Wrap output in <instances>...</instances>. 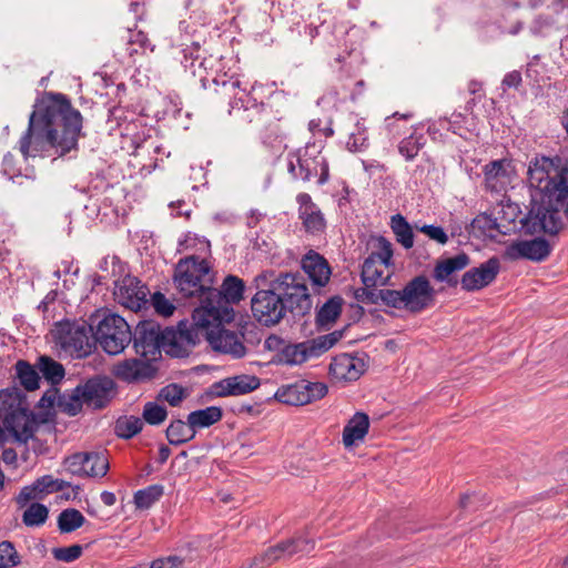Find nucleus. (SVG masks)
<instances>
[{
  "label": "nucleus",
  "instance_id": "obj_1",
  "mask_svg": "<svg viewBox=\"0 0 568 568\" xmlns=\"http://www.w3.org/2000/svg\"><path fill=\"white\" fill-rule=\"evenodd\" d=\"M82 121L80 111L65 94L47 92L36 102L18 150L24 160L41 156L50 149L63 156L77 149Z\"/></svg>",
  "mask_w": 568,
  "mask_h": 568
},
{
  "label": "nucleus",
  "instance_id": "obj_2",
  "mask_svg": "<svg viewBox=\"0 0 568 568\" xmlns=\"http://www.w3.org/2000/svg\"><path fill=\"white\" fill-rule=\"evenodd\" d=\"M528 183L534 190L531 205L520 219L528 234H558L562 227L560 211L568 217V162L556 156H541L530 162Z\"/></svg>",
  "mask_w": 568,
  "mask_h": 568
},
{
  "label": "nucleus",
  "instance_id": "obj_3",
  "mask_svg": "<svg viewBox=\"0 0 568 568\" xmlns=\"http://www.w3.org/2000/svg\"><path fill=\"white\" fill-rule=\"evenodd\" d=\"M131 341L135 352L148 359H155L161 349L172 357H185L199 343V332L187 321L162 329L158 322L145 320L135 326Z\"/></svg>",
  "mask_w": 568,
  "mask_h": 568
},
{
  "label": "nucleus",
  "instance_id": "obj_4",
  "mask_svg": "<svg viewBox=\"0 0 568 568\" xmlns=\"http://www.w3.org/2000/svg\"><path fill=\"white\" fill-rule=\"evenodd\" d=\"M191 324L199 332V339L201 336L204 337L214 351L229 354L234 358H241L246 354V347L237 333L222 325L219 306L209 304L206 308H195Z\"/></svg>",
  "mask_w": 568,
  "mask_h": 568
},
{
  "label": "nucleus",
  "instance_id": "obj_5",
  "mask_svg": "<svg viewBox=\"0 0 568 568\" xmlns=\"http://www.w3.org/2000/svg\"><path fill=\"white\" fill-rule=\"evenodd\" d=\"M339 336V333L333 332L301 343H291L281 336L271 335L265 339V347L274 353L272 363L296 366L326 353L338 342Z\"/></svg>",
  "mask_w": 568,
  "mask_h": 568
},
{
  "label": "nucleus",
  "instance_id": "obj_6",
  "mask_svg": "<svg viewBox=\"0 0 568 568\" xmlns=\"http://www.w3.org/2000/svg\"><path fill=\"white\" fill-rule=\"evenodd\" d=\"M321 143H307L305 146L288 152L286 156L287 172L294 180L310 182L316 179L318 185L329 179V168L322 153Z\"/></svg>",
  "mask_w": 568,
  "mask_h": 568
},
{
  "label": "nucleus",
  "instance_id": "obj_7",
  "mask_svg": "<svg viewBox=\"0 0 568 568\" xmlns=\"http://www.w3.org/2000/svg\"><path fill=\"white\" fill-rule=\"evenodd\" d=\"M189 59L185 57L184 67L190 69L194 77L200 79L202 88L209 91L210 95H215L216 99L231 98L232 93L239 89L242 81L239 77H227L226 73H221V59L214 55L204 57L199 59Z\"/></svg>",
  "mask_w": 568,
  "mask_h": 568
},
{
  "label": "nucleus",
  "instance_id": "obj_8",
  "mask_svg": "<svg viewBox=\"0 0 568 568\" xmlns=\"http://www.w3.org/2000/svg\"><path fill=\"white\" fill-rule=\"evenodd\" d=\"M0 420L19 443L26 444L38 427L24 398L16 392H0Z\"/></svg>",
  "mask_w": 568,
  "mask_h": 568
},
{
  "label": "nucleus",
  "instance_id": "obj_9",
  "mask_svg": "<svg viewBox=\"0 0 568 568\" xmlns=\"http://www.w3.org/2000/svg\"><path fill=\"white\" fill-rule=\"evenodd\" d=\"M384 295L388 307L419 314L435 304L436 291L425 275H417L402 290H390Z\"/></svg>",
  "mask_w": 568,
  "mask_h": 568
},
{
  "label": "nucleus",
  "instance_id": "obj_10",
  "mask_svg": "<svg viewBox=\"0 0 568 568\" xmlns=\"http://www.w3.org/2000/svg\"><path fill=\"white\" fill-rule=\"evenodd\" d=\"M262 84H252L250 90L242 84L232 93L231 98L219 99V101H229V114L241 125H252L257 129L263 120H266L268 108L263 101L260 91Z\"/></svg>",
  "mask_w": 568,
  "mask_h": 568
},
{
  "label": "nucleus",
  "instance_id": "obj_11",
  "mask_svg": "<svg viewBox=\"0 0 568 568\" xmlns=\"http://www.w3.org/2000/svg\"><path fill=\"white\" fill-rule=\"evenodd\" d=\"M273 275V272H263L254 278L258 290L251 300L253 317L266 327L278 324L286 316L282 300L274 290Z\"/></svg>",
  "mask_w": 568,
  "mask_h": 568
},
{
  "label": "nucleus",
  "instance_id": "obj_12",
  "mask_svg": "<svg viewBox=\"0 0 568 568\" xmlns=\"http://www.w3.org/2000/svg\"><path fill=\"white\" fill-rule=\"evenodd\" d=\"M90 321L95 327V341L110 355L122 353L132 339L131 328L120 315L99 311Z\"/></svg>",
  "mask_w": 568,
  "mask_h": 568
},
{
  "label": "nucleus",
  "instance_id": "obj_13",
  "mask_svg": "<svg viewBox=\"0 0 568 568\" xmlns=\"http://www.w3.org/2000/svg\"><path fill=\"white\" fill-rule=\"evenodd\" d=\"M173 280L175 287L184 297L205 298L211 290L210 266L204 258L199 260L194 255L176 264Z\"/></svg>",
  "mask_w": 568,
  "mask_h": 568
},
{
  "label": "nucleus",
  "instance_id": "obj_14",
  "mask_svg": "<svg viewBox=\"0 0 568 568\" xmlns=\"http://www.w3.org/2000/svg\"><path fill=\"white\" fill-rule=\"evenodd\" d=\"M285 313L303 317L312 310V298L305 278L300 273H280L272 278Z\"/></svg>",
  "mask_w": 568,
  "mask_h": 568
},
{
  "label": "nucleus",
  "instance_id": "obj_15",
  "mask_svg": "<svg viewBox=\"0 0 568 568\" xmlns=\"http://www.w3.org/2000/svg\"><path fill=\"white\" fill-rule=\"evenodd\" d=\"M94 324L91 321H62L55 325V339L65 351L77 353L79 357L89 355L95 346Z\"/></svg>",
  "mask_w": 568,
  "mask_h": 568
},
{
  "label": "nucleus",
  "instance_id": "obj_16",
  "mask_svg": "<svg viewBox=\"0 0 568 568\" xmlns=\"http://www.w3.org/2000/svg\"><path fill=\"white\" fill-rule=\"evenodd\" d=\"M393 245L384 236L375 241V250L365 258L361 278L365 286L375 287L385 285L389 280V274L385 271L392 265Z\"/></svg>",
  "mask_w": 568,
  "mask_h": 568
},
{
  "label": "nucleus",
  "instance_id": "obj_17",
  "mask_svg": "<svg viewBox=\"0 0 568 568\" xmlns=\"http://www.w3.org/2000/svg\"><path fill=\"white\" fill-rule=\"evenodd\" d=\"M68 473L78 477H103L109 470V462L103 453L79 452L63 460Z\"/></svg>",
  "mask_w": 568,
  "mask_h": 568
},
{
  "label": "nucleus",
  "instance_id": "obj_18",
  "mask_svg": "<svg viewBox=\"0 0 568 568\" xmlns=\"http://www.w3.org/2000/svg\"><path fill=\"white\" fill-rule=\"evenodd\" d=\"M113 294L119 304L138 312L148 305L150 291L138 277L126 275L115 282Z\"/></svg>",
  "mask_w": 568,
  "mask_h": 568
},
{
  "label": "nucleus",
  "instance_id": "obj_19",
  "mask_svg": "<svg viewBox=\"0 0 568 568\" xmlns=\"http://www.w3.org/2000/svg\"><path fill=\"white\" fill-rule=\"evenodd\" d=\"M314 549V541L304 537H296L268 547L260 557L255 558V565L268 566L277 560L291 558L297 554H308Z\"/></svg>",
  "mask_w": 568,
  "mask_h": 568
},
{
  "label": "nucleus",
  "instance_id": "obj_20",
  "mask_svg": "<svg viewBox=\"0 0 568 568\" xmlns=\"http://www.w3.org/2000/svg\"><path fill=\"white\" fill-rule=\"evenodd\" d=\"M244 282L235 275H229L224 278L221 290L212 288L205 298H202V305L199 308H206L209 304H213L220 307V314L222 311H226L224 303L235 304L243 298L244 294Z\"/></svg>",
  "mask_w": 568,
  "mask_h": 568
},
{
  "label": "nucleus",
  "instance_id": "obj_21",
  "mask_svg": "<svg viewBox=\"0 0 568 568\" xmlns=\"http://www.w3.org/2000/svg\"><path fill=\"white\" fill-rule=\"evenodd\" d=\"M79 386L85 405L93 409H101L111 402L115 384L106 376H99L90 378Z\"/></svg>",
  "mask_w": 568,
  "mask_h": 568
},
{
  "label": "nucleus",
  "instance_id": "obj_22",
  "mask_svg": "<svg viewBox=\"0 0 568 568\" xmlns=\"http://www.w3.org/2000/svg\"><path fill=\"white\" fill-rule=\"evenodd\" d=\"M500 263L497 257H491L478 267H473L464 273L460 285L467 292L479 291L493 283L499 273Z\"/></svg>",
  "mask_w": 568,
  "mask_h": 568
},
{
  "label": "nucleus",
  "instance_id": "obj_23",
  "mask_svg": "<svg viewBox=\"0 0 568 568\" xmlns=\"http://www.w3.org/2000/svg\"><path fill=\"white\" fill-rule=\"evenodd\" d=\"M260 386V379L254 375H235L215 382L210 393L217 397L239 396L253 392Z\"/></svg>",
  "mask_w": 568,
  "mask_h": 568
},
{
  "label": "nucleus",
  "instance_id": "obj_24",
  "mask_svg": "<svg viewBox=\"0 0 568 568\" xmlns=\"http://www.w3.org/2000/svg\"><path fill=\"white\" fill-rule=\"evenodd\" d=\"M298 203V219L307 233L321 234L326 229V220L320 207L312 201L308 193H300L296 196Z\"/></svg>",
  "mask_w": 568,
  "mask_h": 568
},
{
  "label": "nucleus",
  "instance_id": "obj_25",
  "mask_svg": "<svg viewBox=\"0 0 568 568\" xmlns=\"http://www.w3.org/2000/svg\"><path fill=\"white\" fill-rule=\"evenodd\" d=\"M301 266L314 286L324 287L328 283L332 274L331 266L320 253L308 251L303 256Z\"/></svg>",
  "mask_w": 568,
  "mask_h": 568
},
{
  "label": "nucleus",
  "instance_id": "obj_26",
  "mask_svg": "<svg viewBox=\"0 0 568 568\" xmlns=\"http://www.w3.org/2000/svg\"><path fill=\"white\" fill-rule=\"evenodd\" d=\"M154 373L155 371L149 362L138 358L125 359L114 368V375L128 383L150 379L154 376Z\"/></svg>",
  "mask_w": 568,
  "mask_h": 568
},
{
  "label": "nucleus",
  "instance_id": "obj_27",
  "mask_svg": "<svg viewBox=\"0 0 568 568\" xmlns=\"http://www.w3.org/2000/svg\"><path fill=\"white\" fill-rule=\"evenodd\" d=\"M363 373V361L348 354L334 357L329 364V374L337 379L356 381Z\"/></svg>",
  "mask_w": 568,
  "mask_h": 568
},
{
  "label": "nucleus",
  "instance_id": "obj_28",
  "mask_svg": "<svg viewBox=\"0 0 568 568\" xmlns=\"http://www.w3.org/2000/svg\"><path fill=\"white\" fill-rule=\"evenodd\" d=\"M470 263V258L466 253L457 254L438 261L433 271V277L438 282H446L450 286H455L457 281L450 277L455 272L464 270Z\"/></svg>",
  "mask_w": 568,
  "mask_h": 568
},
{
  "label": "nucleus",
  "instance_id": "obj_29",
  "mask_svg": "<svg viewBox=\"0 0 568 568\" xmlns=\"http://www.w3.org/2000/svg\"><path fill=\"white\" fill-rule=\"evenodd\" d=\"M369 429L368 415L357 412L347 422L343 429V444L345 447H353L363 442Z\"/></svg>",
  "mask_w": 568,
  "mask_h": 568
},
{
  "label": "nucleus",
  "instance_id": "obj_30",
  "mask_svg": "<svg viewBox=\"0 0 568 568\" xmlns=\"http://www.w3.org/2000/svg\"><path fill=\"white\" fill-rule=\"evenodd\" d=\"M257 131L263 143L271 146L282 144L286 138V131L281 124V119H276L271 109L267 112L266 120H263L262 124L257 126Z\"/></svg>",
  "mask_w": 568,
  "mask_h": 568
},
{
  "label": "nucleus",
  "instance_id": "obj_31",
  "mask_svg": "<svg viewBox=\"0 0 568 568\" xmlns=\"http://www.w3.org/2000/svg\"><path fill=\"white\" fill-rule=\"evenodd\" d=\"M514 250L520 257L536 262L547 258L551 251L548 241L542 237L520 241L514 245Z\"/></svg>",
  "mask_w": 568,
  "mask_h": 568
},
{
  "label": "nucleus",
  "instance_id": "obj_32",
  "mask_svg": "<svg viewBox=\"0 0 568 568\" xmlns=\"http://www.w3.org/2000/svg\"><path fill=\"white\" fill-rule=\"evenodd\" d=\"M223 412L221 407L209 406L203 409L193 410L187 415L189 424L196 432L201 428L210 427L222 419Z\"/></svg>",
  "mask_w": 568,
  "mask_h": 568
},
{
  "label": "nucleus",
  "instance_id": "obj_33",
  "mask_svg": "<svg viewBox=\"0 0 568 568\" xmlns=\"http://www.w3.org/2000/svg\"><path fill=\"white\" fill-rule=\"evenodd\" d=\"M126 33L125 51L128 57L133 61L135 60V55L144 54L148 51L153 52L154 45L143 31L129 28Z\"/></svg>",
  "mask_w": 568,
  "mask_h": 568
},
{
  "label": "nucleus",
  "instance_id": "obj_34",
  "mask_svg": "<svg viewBox=\"0 0 568 568\" xmlns=\"http://www.w3.org/2000/svg\"><path fill=\"white\" fill-rule=\"evenodd\" d=\"M390 229L396 241L406 250L414 245V232L406 217L402 214H395L390 217Z\"/></svg>",
  "mask_w": 568,
  "mask_h": 568
},
{
  "label": "nucleus",
  "instance_id": "obj_35",
  "mask_svg": "<svg viewBox=\"0 0 568 568\" xmlns=\"http://www.w3.org/2000/svg\"><path fill=\"white\" fill-rule=\"evenodd\" d=\"M166 438L171 445L179 446L192 440L196 433L189 422L173 420L166 428Z\"/></svg>",
  "mask_w": 568,
  "mask_h": 568
},
{
  "label": "nucleus",
  "instance_id": "obj_36",
  "mask_svg": "<svg viewBox=\"0 0 568 568\" xmlns=\"http://www.w3.org/2000/svg\"><path fill=\"white\" fill-rule=\"evenodd\" d=\"M302 383H295L286 386H282L275 393V398L284 404L292 406L306 405V398Z\"/></svg>",
  "mask_w": 568,
  "mask_h": 568
},
{
  "label": "nucleus",
  "instance_id": "obj_37",
  "mask_svg": "<svg viewBox=\"0 0 568 568\" xmlns=\"http://www.w3.org/2000/svg\"><path fill=\"white\" fill-rule=\"evenodd\" d=\"M85 517L75 508H67L58 516V528L62 534H69L82 527Z\"/></svg>",
  "mask_w": 568,
  "mask_h": 568
},
{
  "label": "nucleus",
  "instance_id": "obj_38",
  "mask_svg": "<svg viewBox=\"0 0 568 568\" xmlns=\"http://www.w3.org/2000/svg\"><path fill=\"white\" fill-rule=\"evenodd\" d=\"M426 144V138L422 133H412L409 136L404 138L398 144V152L407 161L414 160L419 151Z\"/></svg>",
  "mask_w": 568,
  "mask_h": 568
},
{
  "label": "nucleus",
  "instance_id": "obj_39",
  "mask_svg": "<svg viewBox=\"0 0 568 568\" xmlns=\"http://www.w3.org/2000/svg\"><path fill=\"white\" fill-rule=\"evenodd\" d=\"M143 428V420L136 416H121L114 425L115 434L124 439H130Z\"/></svg>",
  "mask_w": 568,
  "mask_h": 568
},
{
  "label": "nucleus",
  "instance_id": "obj_40",
  "mask_svg": "<svg viewBox=\"0 0 568 568\" xmlns=\"http://www.w3.org/2000/svg\"><path fill=\"white\" fill-rule=\"evenodd\" d=\"M342 312V298L338 296L331 297L324 303L316 314V323L318 325H327L337 320Z\"/></svg>",
  "mask_w": 568,
  "mask_h": 568
},
{
  "label": "nucleus",
  "instance_id": "obj_41",
  "mask_svg": "<svg viewBox=\"0 0 568 568\" xmlns=\"http://www.w3.org/2000/svg\"><path fill=\"white\" fill-rule=\"evenodd\" d=\"M17 376L20 384L27 390H34L39 388L40 377L38 372L26 361H18L16 364Z\"/></svg>",
  "mask_w": 568,
  "mask_h": 568
},
{
  "label": "nucleus",
  "instance_id": "obj_42",
  "mask_svg": "<svg viewBox=\"0 0 568 568\" xmlns=\"http://www.w3.org/2000/svg\"><path fill=\"white\" fill-rule=\"evenodd\" d=\"M164 493L162 485H151L134 494V505L139 509H148L158 501Z\"/></svg>",
  "mask_w": 568,
  "mask_h": 568
},
{
  "label": "nucleus",
  "instance_id": "obj_43",
  "mask_svg": "<svg viewBox=\"0 0 568 568\" xmlns=\"http://www.w3.org/2000/svg\"><path fill=\"white\" fill-rule=\"evenodd\" d=\"M84 404V397L81 396V388L79 385L70 394L62 395L59 400V407L61 410L70 416L79 414Z\"/></svg>",
  "mask_w": 568,
  "mask_h": 568
},
{
  "label": "nucleus",
  "instance_id": "obj_44",
  "mask_svg": "<svg viewBox=\"0 0 568 568\" xmlns=\"http://www.w3.org/2000/svg\"><path fill=\"white\" fill-rule=\"evenodd\" d=\"M48 514L49 510L45 505L33 503L24 510L22 521L28 527H39L45 523Z\"/></svg>",
  "mask_w": 568,
  "mask_h": 568
},
{
  "label": "nucleus",
  "instance_id": "obj_45",
  "mask_svg": "<svg viewBox=\"0 0 568 568\" xmlns=\"http://www.w3.org/2000/svg\"><path fill=\"white\" fill-rule=\"evenodd\" d=\"M39 369L43 377L52 384L59 383L64 377V368L62 364L47 356H42L40 358Z\"/></svg>",
  "mask_w": 568,
  "mask_h": 568
},
{
  "label": "nucleus",
  "instance_id": "obj_46",
  "mask_svg": "<svg viewBox=\"0 0 568 568\" xmlns=\"http://www.w3.org/2000/svg\"><path fill=\"white\" fill-rule=\"evenodd\" d=\"M142 417L149 425H160L168 417V410L164 406L158 402H146L143 406Z\"/></svg>",
  "mask_w": 568,
  "mask_h": 568
},
{
  "label": "nucleus",
  "instance_id": "obj_47",
  "mask_svg": "<svg viewBox=\"0 0 568 568\" xmlns=\"http://www.w3.org/2000/svg\"><path fill=\"white\" fill-rule=\"evenodd\" d=\"M186 397V390L179 384H169L161 388L156 396L158 402H168L171 406H179Z\"/></svg>",
  "mask_w": 568,
  "mask_h": 568
},
{
  "label": "nucleus",
  "instance_id": "obj_48",
  "mask_svg": "<svg viewBox=\"0 0 568 568\" xmlns=\"http://www.w3.org/2000/svg\"><path fill=\"white\" fill-rule=\"evenodd\" d=\"M385 293H390L389 288L384 290H372V287H359L355 291L354 297L364 304H383L387 306V302L385 298Z\"/></svg>",
  "mask_w": 568,
  "mask_h": 568
},
{
  "label": "nucleus",
  "instance_id": "obj_49",
  "mask_svg": "<svg viewBox=\"0 0 568 568\" xmlns=\"http://www.w3.org/2000/svg\"><path fill=\"white\" fill-rule=\"evenodd\" d=\"M368 146V139L366 133V128L356 123L355 130L349 133L348 140L346 142V148L352 152H361Z\"/></svg>",
  "mask_w": 568,
  "mask_h": 568
},
{
  "label": "nucleus",
  "instance_id": "obj_50",
  "mask_svg": "<svg viewBox=\"0 0 568 568\" xmlns=\"http://www.w3.org/2000/svg\"><path fill=\"white\" fill-rule=\"evenodd\" d=\"M21 562L20 556L11 541L0 542V568H12Z\"/></svg>",
  "mask_w": 568,
  "mask_h": 568
},
{
  "label": "nucleus",
  "instance_id": "obj_51",
  "mask_svg": "<svg viewBox=\"0 0 568 568\" xmlns=\"http://www.w3.org/2000/svg\"><path fill=\"white\" fill-rule=\"evenodd\" d=\"M68 487H70V483L55 479L51 475H44L36 480V488H39V493L42 494L61 491Z\"/></svg>",
  "mask_w": 568,
  "mask_h": 568
},
{
  "label": "nucleus",
  "instance_id": "obj_52",
  "mask_svg": "<svg viewBox=\"0 0 568 568\" xmlns=\"http://www.w3.org/2000/svg\"><path fill=\"white\" fill-rule=\"evenodd\" d=\"M474 225L479 227H487L488 230H496L501 234H507L516 229L515 220H509L508 224H504L503 221L498 222L497 219L491 220L488 216H478L473 221Z\"/></svg>",
  "mask_w": 568,
  "mask_h": 568
},
{
  "label": "nucleus",
  "instance_id": "obj_53",
  "mask_svg": "<svg viewBox=\"0 0 568 568\" xmlns=\"http://www.w3.org/2000/svg\"><path fill=\"white\" fill-rule=\"evenodd\" d=\"M507 161L506 160H495L489 162L484 168L485 181L487 184H490L499 179L507 176Z\"/></svg>",
  "mask_w": 568,
  "mask_h": 568
},
{
  "label": "nucleus",
  "instance_id": "obj_54",
  "mask_svg": "<svg viewBox=\"0 0 568 568\" xmlns=\"http://www.w3.org/2000/svg\"><path fill=\"white\" fill-rule=\"evenodd\" d=\"M83 551L82 546L71 545L69 547H57L52 549L54 559L63 562H72L81 557Z\"/></svg>",
  "mask_w": 568,
  "mask_h": 568
},
{
  "label": "nucleus",
  "instance_id": "obj_55",
  "mask_svg": "<svg viewBox=\"0 0 568 568\" xmlns=\"http://www.w3.org/2000/svg\"><path fill=\"white\" fill-rule=\"evenodd\" d=\"M302 387H304L306 404H310L314 400L323 398L327 394V386L321 382H301Z\"/></svg>",
  "mask_w": 568,
  "mask_h": 568
},
{
  "label": "nucleus",
  "instance_id": "obj_56",
  "mask_svg": "<svg viewBox=\"0 0 568 568\" xmlns=\"http://www.w3.org/2000/svg\"><path fill=\"white\" fill-rule=\"evenodd\" d=\"M151 301H152V305H153L155 312L159 315L169 317L175 311V306L161 292H155L152 295Z\"/></svg>",
  "mask_w": 568,
  "mask_h": 568
},
{
  "label": "nucleus",
  "instance_id": "obj_57",
  "mask_svg": "<svg viewBox=\"0 0 568 568\" xmlns=\"http://www.w3.org/2000/svg\"><path fill=\"white\" fill-rule=\"evenodd\" d=\"M419 231L426 234L430 240L445 245L448 242V235L442 226L425 224L419 227Z\"/></svg>",
  "mask_w": 568,
  "mask_h": 568
},
{
  "label": "nucleus",
  "instance_id": "obj_58",
  "mask_svg": "<svg viewBox=\"0 0 568 568\" xmlns=\"http://www.w3.org/2000/svg\"><path fill=\"white\" fill-rule=\"evenodd\" d=\"M184 559L179 556H168L154 559L149 568H182Z\"/></svg>",
  "mask_w": 568,
  "mask_h": 568
},
{
  "label": "nucleus",
  "instance_id": "obj_59",
  "mask_svg": "<svg viewBox=\"0 0 568 568\" xmlns=\"http://www.w3.org/2000/svg\"><path fill=\"white\" fill-rule=\"evenodd\" d=\"M2 171L9 179H14L21 174L20 168L17 166V160L11 153L3 156Z\"/></svg>",
  "mask_w": 568,
  "mask_h": 568
},
{
  "label": "nucleus",
  "instance_id": "obj_60",
  "mask_svg": "<svg viewBox=\"0 0 568 568\" xmlns=\"http://www.w3.org/2000/svg\"><path fill=\"white\" fill-rule=\"evenodd\" d=\"M521 73L517 70H514L511 72H508L505 74L501 87L503 90L506 91L508 89H518L521 84Z\"/></svg>",
  "mask_w": 568,
  "mask_h": 568
},
{
  "label": "nucleus",
  "instance_id": "obj_61",
  "mask_svg": "<svg viewBox=\"0 0 568 568\" xmlns=\"http://www.w3.org/2000/svg\"><path fill=\"white\" fill-rule=\"evenodd\" d=\"M413 116L412 113H403V114H399L398 112H395L393 115L390 116H387L385 119V125H386V129L388 130L389 133L392 134H398L399 131L397 130V125H396V119L399 118V119H403V120H408Z\"/></svg>",
  "mask_w": 568,
  "mask_h": 568
},
{
  "label": "nucleus",
  "instance_id": "obj_62",
  "mask_svg": "<svg viewBox=\"0 0 568 568\" xmlns=\"http://www.w3.org/2000/svg\"><path fill=\"white\" fill-rule=\"evenodd\" d=\"M41 493H39V488H36V481L32 486H26L21 489L18 501L19 503H27L29 500L36 499L39 497Z\"/></svg>",
  "mask_w": 568,
  "mask_h": 568
},
{
  "label": "nucleus",
  "instance_id": "obj_63",
  "mask_svg": "<svg viewBox=\"0 0 568 568\" xmlns=\"http://www.w3.org/2000/svg\"><path fill=\"white\" fill-rule=\"evenodd\" d=\"M130 11L134 13L135 20H141L144 14V2L132 1L130 3Z\"/></svg>",
  "mask_w": 568,
  "mask_h": 568
},
{
  "label": "nucleus",
  "instance_id": "obj_64",
  "mask_svg": "<svg viewBox=\"0 0 568 568\" xmlns=\"http://www.w3.org/2000/svg\"><path fill=\"white\" fill-rule=\"evenodd\" d=\"M123 115V109L121 106H114L110 110L109 114V121H115L118 124H120V121L122 120Z\"/></svg>",
  "mask_w": 568,
  "mask_h": 568
}]
</instances>
